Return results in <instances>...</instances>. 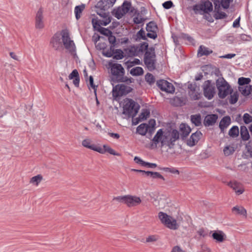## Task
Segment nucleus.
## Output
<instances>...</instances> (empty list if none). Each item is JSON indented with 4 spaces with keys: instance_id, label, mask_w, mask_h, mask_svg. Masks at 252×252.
Here are the masks:
<instances>
[{
    "instance_id": "f257e3e1",
    "label": "nucleus",
    "mask_w": 252,
    "mask_h": 252,
    "mask_svg": "<svg viewBox=\"0 0 252 252\" xmlns=\"http://www.w3.org/2000/svg\"><path fill=\"white\" fill-rule=\"evenodd\" d=\"M179 138V133L177 130L163 131L159 129L152 139L153 145L157 147L158 143H160L161 146H167L171 148L174 142Z\"/></svg>"
},
{
    "instance_id": "f03ea898",
    "label": "nucleus",
    "mask_w": 252,
    "mask_h": 252,
    "mask_svg": "<svg viewBox=\"0 0 252 252\" xmlns=\"http://www.w3.org/2000/svg\"><path fill=\"white\" fill-rule=\"evenodd\" d=\"M82 145L86 148L97 152L100 154H103L108 152L111 155L115 156H119V153H116L113 149L107 145H104L102 147L97 146L93 143L92 140L90 138H86L82 141Z\"/></svg>"
},
{
    "instance_id": "7ed1b4c3",
    "label": "nucleus",
    "mask_w": 252,
    "mask_h": 252,
    "mask_svg": "<svg viewBox=\"0 0 252 252\" xmlns=\"http://www.w3.org/2000/svg\"><path fill=\"white\" fill-rule=\"evenodd\" d=\"M139 108V105L133 100L126 98L124 102L123 114L128 117L133 118L136 115Z\"/></svg>"
},
{
    "instance_id": "20e7f679",
    "label": "nucleus",
    "mask_w": 252,
    "mask_h": 252,
    "mask_svg": "<svg viewBox=\"0 0 252 252\" xmlns=\"http://www.w3.org/2000/svg\"><path fill=\"white\" fill-rule=\"evenodd\" d=\"M62 42L64 48L72 55L76 54V46L75 43L70 37L69 31L66 30H63L61 32Z\"/></svg>"
},
{
    "instance_id": "39448f33",
    "label": "nucleus",
    "mask_w": 252,
    "mask_h": 252,
    "mask_svg": "<svg viewBox=\"0 0 252 252\" xmlns=\"http://www.w3.org/2000/svg\"><path fill=\"white\" fill-rule=\"evenodd\" d=\"M216 86L219 91V96L220 98H224L232 93V90L230 86L222 77L219 78L217 80Z\"/></svg>"
},
{
    "instance_id": "423d86ee",
    "label": "nucleus",
    "mask_w": 252,
    "mask_h": 252,
    "mask_svg": "<svg viewBox=\"0 0 252 252\" xmlns=\"http://www.w3.org/2000/svg\"><path fill=\"white\" fill-rule=\"evenodd\" d=\"M144 61L149 70L152 71L156 68V60L155 48L151 47L146 51Z\"/></svg>"
},
{
    "instance_id": "0eeeda50",
    "label": "nucleus",
    "mask_w": 252,
    "mask_h": 252,
    "mask_svg": "<svg viewBox=\"0 0 252 252\" xmlns=\"http://www.w3.org/2000/svg\"><path fill=\"white\" fill-rule=\"evenodd\" d=\"M158 218L161 222L170 229L176 230L179 226L177 220L166 213L160 212L158 213Z\"/></svg>"
},
{
    "instance_id": "6e6552de",
    "label": "nucleus",
    "mask_w": 252,
    "mask_h": 252,
    "mask_svg": "<svg viewBox=\"0 0 252 252\" xmlns=\"http://www.w3.org/2000/svg\"><path fill=\"white\" fill-rule=\"evenodd\" d=\"M213 9L212 3L209 0L202 1L193 6V10L195 14L209 13L213 11Z\"/></svg>"
},
{
    "instance_id": "1a4fd4ad",
    "label": "nucleus",
    "mask_w": 252,
    "mask_h": 252,
    "mask_svg": "<svg viewBox=\"0 0 252 252\" xmlns=\"http://www.w3.org/2000/svg\"><path fill=\"white\" fill-rule=\"evenodd\" d=\"M203 94L209 100L212 99L216 94V87L215 84L211 81H205L202 85Z\"/></svg>"
},
{
    "instance_id": "9d476101",
    "label": "nucleus",
    "mask_w": 252,
    "mask_h": 252,
    "mask_svg": "<svg viewBox=\"0 0 252 252\" xmlns=\"http://www.w3.org/2000/svg\"><path fill=\"white\" fill-rule=\"evenodd\" d=\"M132 90L130 87L124 84H118L113 87L112 95L114 97L117 98L123 95H126L130 93Z\"/></svg>"
},
{
    "instance_id": "9b49d317",
    "label": "nucleus",
    "mask_w": 252,
    "mask_h": 252,
    "mask_svg": "<svg viewBox=\"0 0 252 252\" xmlns=\"http://www.w3.org/2000/svg\"><path fill=\"white\" fill-rule=\"evenodd\" d=\"M158 87L162 91L166 93L173 94L175 92V88L172 84L164 80L157 81Z\"/></svg>"
},
{
    "instance_id": "f8f14e48",
    "label": "nucleus",
    "mask_w": 252,
    "mask_h": 252,
    "mask_svg": "<svg viewBox=\"0 0 252 252\" xmlns=\"http://www.w3.org/2000/svg\"><path fill=\"white\" fill-rule=\"evenodd\" d=\"M109 66L111 68V72L113 75L117 77H121L124 75V69L121 64L109 62Z\"/></svg>"
},
{
    "instance_id": "ddd939ff",
    "label": "nucleus",
    "mask_w": 252,
    "mask_h": 252,
    "mask_svg": "<svg viewBox=\"0 0 252 252\" xmlns=\"http://www.w3.org/2000/svg\"><path fill=\"white\" fill-rule=\"evenodd\" d=\"M146 30L148 32L147 36L150 38L156 39L157 37L158 28L154 22H150L147 25Z\"/></svg>"
},
{
    "instance_id": "4468645a",
    "label": "nucleus",
    "mask_w": 252,
    "mask_h": 252,
    "mask_svg": "<svg viewBox=\"0 0 252 252\" xmlns=\"http://www.w3.org/2000/svg\"><path fill=\"white\" fill-rule=\"evenodd\" d=\"M142 202L141 199L136 195H126V205L128 207L139 205Z\"/></svg>"
},
{
    "instance_id": "2eb2a0df",
    "label": "nucleus",
    "mask_w": 252,
    "mask_h": 252,
    "mask_svg": "<svg viewBox=\"0 0 252 252\" xmlns=\"http://www.w3.org/2000/svg\"><path fill=\"white\" fill-rule=\"evenodd\" d=\"M103 19L102 20H99L94 22V20L93 19L92 23L94 25V24H98V26H107L111 22V18L109 16L108 13L102 12L101 13H97Z\"/></svg>"
},
{
    "instance_id": "dca6fc26",
    "label": "nucleus",
    "mask_w": 252,
    "mask_h": 252,
    "mask_svg": "<svg viewBox=\"0 0 252 252\" xmlns=\"http://www.w3.org/2000/svg\"><path fill=\"white\" fill-rule=\"evenodd\" d=\"M202 133L200 131H196L191 134L190 138L187 140V144L190 147L194 146L200 139Z\"/></svg>"
},
{
    "instance_id": "f3484780",
    "label": "nucleus",
    "mask_w": 252,
    "mask_h": 252,
    "mask_svg": "<svg viewBox=\"0 0 252 252\" xmlns=\"http://www.w3.org/2000/svg\"><path fill=\"white\" fill-rule=\"evenodd\" d=\"M189 88L190 89L189 92V95L191 99L193 100H198L200 98L201 94L199 92V89L197 90L196 88L191 84L189 85Z\"/></svg>"
},
{
    "instance_id": "a211bd4d",
    "label": "nucleus",
    "mask_w": 252,
    "mask_h": 252,
    "mask_svg": "<svg viewBox=\"0 0 252 252\" xmlns=\"http://www.w3.org/2000/svg\"><path fill=\"white\" fill-rule=\"evenodd\" d=\"M43 11L41 9H39L35 17V27L37 29H41L44 28V23L43 21Z\"/></svg>"
},
{
    "instance_id": "6ab92c4d",
    "label": "nucleus",
    "mask_w": 252,
    "mask_h": 252,
    "mask_svg": "<svg viewBox=\"0 0 252 252\" xmlns=\"http://www.w3.org/2000/svg\"><path fill=\"white\" fill-rule=\"evenodd\" d=\"M116 0H101L97 3L98 7L101 9L106 10L113 6Z\"/></svg>"
},
{
    "instance_id": "aec40b11",
    "label": "nucleus",
    "mask_w": 252,
    "mask_h": 252,
    "mask_svg": "<svg viewBox=\"0 0 252 252\" xmlns=\"http://www.w3.org/2000/svg\"><path fill=\"white\" fill-rule=\"evenodd\" d=\"M50 45L55 50H58L61 47V41L59 34H55L50 41Z\"/></svg>"
},
{
    "instance_id": "412c9836",
    "label": "nucleus",
    "mask_w": 252,
    "mask_h": 252,
    "mask_svg": "<svg viewBox=\"0 0 252 252\" xmlns=\"http://www.w3.org/2000/svg\"><path fill=\"white\" fill-rule=\"evenodd\" d=\"M218 115L216 114L207 115L204 119V124L205 126H212L218 119Z\"/></svg>"
},
{
    "instance_id": "4be33fe9",
    "label": "nucleus",
    "mask_w": 252,
    "mask_h": 252,
    "mask_svg": "<svg viewBox=\"0 0 252 252\" xmlns=\"http://www.w3.org/2000/svg\"><path fill=\"white\" fill-rule=\"evenodd\" d=\"M212 237L217 242L222 243L225 240L226 235L222 231L218 230L213 233Z\"/></svg>"
},
{
    "instance_id": "5701e85b",
    "label": "nucleus",
    "mask_w": 252,
    "mask_h": 252,
    "mask_svg": "<svg viewBox=\"0 0 252 252\" xmlns=\"http://www.w3.org/2000/svg\"><path fill=\"white\" fill-rule=\"evenodd\" d=\"M229 186L235 192L239 195L242 194L244 191V189L242 188L241 185L237 182H230L228 184Z\"/></svg>"
},
{
    "instance_id": "b1692460",
    "label": "nucleus",
    "mask_w": 252,
    "mask_h": 252,
    "mask_svg": "<svg viewBox=\"0 0 252 252\" xmlns=\"http://www.w3.org/2000/svg\"><path fill=\"white\" fill-rule=\"evenodd\" d=\"M231 122L230 118L229 116H225L223 117L220 122L219 127L221 130L222 131L224 129L227 128L230 125Z\"/></svg>"
},
{
    "instance_id": "393cba45",
    "label": "nucleus",
    "mask_w": 252,
    "mask_h": 252,
    "mask_svg": "<svg viewBox=\"0 0 252 252\" xmlns=\"http://www.w3.org/2000/svg\"><path fill=\"white\" fill-rule=\"evenodd\" d=\"M232 211L237 215H242L247 217V210L242 206H236L232 209Z\"/></svg>"
},
{
    "instance_id": "a878e982",
    "label": "nucleus",
    "mask_w": 252,
    "mask_h": 252,
    "mask_svg": "<svg viewBox=\"0 0 252 252\" xmlns=\"http://www.w3.org/2000/svg\"><path fill=\"white\" fill-rule=\"evenodd\" d=\"M213 51L210 50L208 48L205 47L203 45L200 46L198 50V55L200 57L202 56H207L211 54Z\"/></svg>"
},
{
    "instance_id": "bb28decb",
    "label": "nucleus",
    "mask_w": 252,
    "mask_h": 252,
    "mask_svg": "<svg viewBox=\"0 0 252 252\" xmlns=\"http://www.w3.org/2000/svg\"><path fill=\"white\" fill-rule=\"evenodd\" d=\"M239 90L243 95L248 96L252 92V86L246 85L243 87H239Z\"/></svg>"
},
{
    "instance_id": "cd10ccee",
    "label": "nucleus",
    "mask_w": 252,
    "mask_h": 252,
    "mask_svg": "<svg viewBox=\"0 0 252 252\" xmlns=\"http://www.w3.org/2000/svg\"><path fill=\"white\" fill-rule=\"evenodd\" d=\"M149 127V126L148 125L142 124L137 127V131L140 135H145L146 134Z\"/></svg>"
},
{
    "instance_id": "c85d7f7f",
    "label": "nucleus",
    "mask_w": 252,
    "mask_h": 252,
    "mask_svg": "<svg viewBox=\"0 0 252 252\" xmlns=\"http://www.w3.org/2000/svg\"><path fill=\"white\" fill-rule=\"evenodd\" d=\"M85 5L84 4H82L80 5L75 6L74 9V13L75 14V17L77 20H78L81 15L82 11L84 10Z\"/></svg>"
},
{
    "instance_id": "c756f323",
    "label": "nucleus",
    "mask_w": 252,
    "mask_h": 252,
    "mask_svg": "<svg viewBox=\"0 0 252 252\" xmlns=\"http://www.w3.org/2000/svg\"><path fill=\"white\" fill-rule=\"evenodd\" d=\"M180 129L184 137L187 136L191 131L190 127L185 124L180 125Z\"/></svg>"
},
{
    "instance_id": "7c9ffc66",
    "label": "nucleus",
    "mask_w": 252,
    "mask_h": 252,
    "mask_svg": "<svg viewBox=\"0 0 252 252\" xmlns=\"http://www.w3.org/2000/svg\"><path fill=\"white\" fill-rule=\"evenodd\" d=\"M150 115V112L149 110L145 109L142 111V112L140 114L139 117L137 118L136 119H138V120L136 122L135 125L138 124L139 122L144 121L146 120L147 117H149Z\"/></svg>"
},
{
    "instance_id": "2f4dec72",
    "label": "nucleus",
    "mask_w": 252,
    "mask_h": 252,
    "mask_svg": "<svg viewBox=\"0 0 252 252\" xmlns=\"http://www.w3.org/2000/svg\"><path fill=\"white\" fill-rule=\"evenodd\" d=\"M240 133L243 140H248L250 138L249 132L245 126H242L240 128Z\"/></svg>"
},
{
    "instance_id": "473e14b6",
    "label": "nucleus",
    "mask_w": 252,
    "mask_h": 252,
    "mask_svg": "<svg viewBox=\"0 0 252 252\" xmlns=\"http://www.w3.org/2000/svg\"><path fill=\"white\" fill-rule=\"evenodd\" d=\"M143 69L141 67H133L130 70V73L133 76H139L143 74Z\"/></svg>"
},
{
    "instance_id": "72a5a7b5",
    "label": "nucleus",
    "mask_w": 252,
    "mask_h": 252,
    "mask_svg": "<svg viewBox=\"0 0 252 252\" xmlns=\"http://www.w3.org/2000/svg\"><path fill=\"white\" fill-rule=\"evenodd\" d=\"M42 176L41 175H37L32 177L30 181V184H32L33 185L38 186V184L41 182L42 180Z\"/></svg>"
},
{
    "instance_id": "f704fd0d",
    "label": "nucleus",
    "mask_w": 252,
    "mask_h": 252,
    "mask_svg": "<svg viewBox=\"0 0 252 252\" xmlns=\"http://www.w3.org/2000/svg\"><path fill=\"white\" fill-rule=\"evenodd\" d=\"M126 14V12L124 10L123 8H121V7H119L116 10H115L113 12V15L118 19L122 18V17Z\"/></svg>"
},
{
    "instance_id": "c9c22d12",
    "label": "nucleus",
    "mask_w": 252,
    "mask_h": 252,
    "mask_svg": "<svg viewBox=\"0 0 252 252\" xmlns=\"http://www.w3.org/2000/svg\"><path fill=\"white\" fill-rule=\"evenodd\" d=\"M201 116L200 115H194L191 116V121L196 126H199L201 124Z\"/></svg>"
},
{
    "instance_id": "e433bc0d",
    "label": "nucleus",
    "mask_w": 252,
    "mask_h": 252,
    "mask_svg": "<svg viewBox=\"0 0 252 252\" xmlns=\"http://www.w3.org/2000/svg\"><path fill=\"white\" fill-rule=\"evenodd\" d=\"M251 79L249 78L240 77L238 79V83L239 87H243L248 85L251 82Z\"/></svg>"
},
{
    "instance_id": "4c0bfd02",
    "label": "nucleus",
    "mask_w": 252,
    "mask_h": 252,
    "mask_svg": "<svg viewBox=\"0 0 252 252\" xmlns=\"http://www.w3.org/2000/svg\"><path fill=\"white\" fill-rule=\"evenodd\" d=\"M234 151V148L232 146L230 145L226 146L223 149V153L226 156L232 155Z\"/></svg>"
},
{
    "instance_id": "58836bf2",
    "label": "nucleus",
    "mask_w": 252,
    "mask_h": 252,
    "mask_svg": "<svg viewBox=\"0 0 252 252\" xmlns=\"http://www.w3.org/2000/svg\"><path fill=\"white\" fill-rule=\"evenodd\" d=\"M239 134V128L237 126H233L229 131V135L233 137L237 136Z\"/></svg>"
},
{
    "instance_id": "ea45409f",
    "label": "nucleus",
    "mask_w": 252,
    "mask_h": 252,
    "mask_svg": "<svg viewBox=\"0 0 252 252\" xmlns=\"http://www.w3.org/2000/svg\"><path fill=\"white\" fill-rule=\"evenodd\" d=\"M162 170L165 172H170L174 174L179 175L180 174L179 171L175 167H164L162 168Z\"/></svg>"
},
{
    "instance_id": "a19ab883",
    "label": "nucleus",
    "mask_w": 252,
    "mask_h": 252,
    "mask_svg": "<svg viewBox=\"0 0 252 252\" xmlns=\"http://www.w3.org/2000/svg\"><path fill=\"white\" fill-rule=\"evenodd\" d=\"M139 48L137 46H131L129 48V55L130 56H137L139 54Z\"/></svg>"
},
{
    "instance_id": "79ce46f5",
    "label": "nucleus",
    "mask_w": 252,
    "mask_h": 252,
    "mask_svg": "<svg viewBox=\"0 0 252 252\" xmlns=\"http://www.w3.org/2000/svg\"><path fill=\"white\" fill-rule=\"evenodd\" d=\"M145 80L150 84H152L155 82V78L154 76L149 73L145 75Z\"/></svg>"
},
{
    "instance_id": "37998d69",
    "label": "nucleus",
    "mask_w": 252,
    "mask_h": 252,
    "mask_svg": "<svg viewBox=\"0 0 252 252\" xmlns=\"http://www.w3.org/2000/svg\"><path fill=\"white\" fill-rule=\"evenodd\" d=\"M243 120L245 124H248L252 122V116L248 113H245L243 115Z\"/></svg>"
},
{
    "instance_id": "c03bdc74",
    "label": "nucleus",
    "mask_w": 252,
    "mask_h": 252,
    "mask_svg": "<svg viewBox=\"0 0 252 252\" xmlns=\"http://www.w3.org/2000/svg\"><path fill=\"white\" fill-rule=\"evenodd\" d=\"M126 195H123V196H119L114 197L113 200H116V201H118L120 203H123L126 204Z\"/></svg>"
},
{
    "instance_id": "a18cd8bd",
    "label": "nucleus",
    "mask_w": 252,
    "mask_h": 252,
    "mask_svg": "<svg viewBox=\"0 0 252 252\" xmlns=\"http://www.w3.org/2000/svg\"><path fill=\"white\" fill-rule=\"evenodd\" d=\"M238 95L236 93H235L230 95V98L229 99V102L231 104H235L238 100Z\"/></svg>"
},
{
    "instance_id": "49530a36",
    "label": "nucleus",
    "mask_w": 252,
    "mask_h": 252,
    "mask_svg": "<svg viewBox=\"0 0 252 252\" xmlns=\"http://www.w3.org/2000/svg\"><path fill=\"white\" fill-rule=\"evenodd\" d=\"M145 34V32L142 29H141L137 33V36L139 39L146 40L147 38Z\"/></svg>"
},
{
    "instance_id": "de8ad7c7",
    "label": "nucleus",
    "mask_w": 252,
    "mask_h": 252,
    "mask_svg": "<svg viewBox=\"0 0 252 252\" xmlns=\"http://www.w3.org/2000/svg\"><path fill=\"white\" fill-rule=\"evenodd\" d=\"M131 4L129 2L125 1L123 3V5L121 7V8H123L124 10L126 13L128 12L130 9Z\"/></svg>"
},
{
    "instance_id": "09e8293b",
    "label": "nucleus",
    "mask_w": 252,
    "mask_h": 252,
    "mask_svg": "<svg viewBox=\"0 0 252 252\" xmlns=\"http://www.w3.org/2000/svg\"><path fill=\"white\" fill-rule=\"evenodd\" d=\"M132 171L137 172H140V173H142L143 175H145L146 176H150L151 177L152 176V175H153V172H151V171H145L144 170L134 169H132Z\"/></svg>"
},
{
    "instance_id": "8fccbe9b",
    "label": "nucleus",
    "mask_w": 252,
    "mask_h": 252,
    "mask_svg": "<svg viewBox=\"0 0 252 252\" xmlns=\"http://www.w3.org/2000/svg\"><path fill=\"white\" fill-rule=\"evenodd\" d=\"M148 47V44L147 43H143L141 44L140 46H138V48H139V49H138L139 53L140 52H142L145 50H146V51H147L148 50H149Z\"/></svg>"
},
{
    "instance_id": "3c124183",
    "label": "nucleus",
    "mask_w": 252,
    "mask_h": 252,
    "mask_svg": "<svg viewBox=\"0 0 252 252\" xmlns=\"http://www.w3.org/2000/svg\"><path fill=\"white\" fill-rule=\"evenodd\" d=\"M227 17V15L223 12L218 11L215 14V17L217 19H222Z\"/></svg>"
},
{
    "instance_id": "603ef678",
    "label": "nucleus",
    "mask_w": 252,
    "mask_h": 252,
    "mask_svg": "<svg viewBox=\"0 0 252 252\" xmlns=\"http://www.w3.org/2000/svg\"><path fill=\"white\" fill-rule=\"evenodd\" d=\"M128 68L132 67L134 64H140V61L139 59H135L132 62H128L126 63Z\"/></svg>"
},
{
    "instance_id": "864d4df0",
    "label": "nucleus",
    "mask_w": 252,
    "mask_h": 252,
    "mask_svg": "<svg viewBox=\"0 0 252 252\" xmlns=\"http://www.w3.org/2000/svg\"><path fill=\"white\" fill-rule=\"evenodd\" d=\"M78 77H79V75L76 69L73 70L68 76V78L70 80L73 79L74 78H76Z\"/></svg>"
},
{
    "instance_id": "5fc2aeb1",
    "label": "nucleus",
    "mask_w": 252,
    "mask_h": 252,
    "mask_svg": "<svg viewBox=\"0 0 252 252\" xmlns=\"http://www.w3.org/2000/svg\"><path fill=\"white\" fill-rule=\"evenodd\" d=\"M158 239V237L157 235H150L147 237L146 242L147 243L154 242Z\"/></svg>"
},
{
    "instance_id": "6e6d98bb",
    "label": "nucleus",
    "mask_w": 252,
    "mask_h": 252,
    "mask_svg": "<svg viewBox=\"0 0 252 252\" xmlns=\"http://www.w3.org/2000/svg\"><path fill=\"white\" fill-rule=\"evenodd\" d=\"M231 0H221V5L225 9L229 7Z\"/></svg>"
},
{
    "instance_id": "4d7b16f0",
    "label": "nucleus",
    "mask_w": 252,
    "mask_h": 252,
    "mask_svg": "<svg viewBox=\"0 0 252 252\" xmlns=\"http://www.w3.org/2000/svg\"><path fill=\"white\" fill-rule=\"evenodd\" d=\"M89 85L94 90L95 94H96V86L94 84V78L92 76H90L89 79Z\"/></svg>"
},
{
    "instance_id": "13d9d810",
    "label": "nucleus",
    "mask_w": 252,
    "mask_h": 252,
    "mask_svg": "<svg viewBox=\"0 0 252 252\" xmlns=\"http://www.w3.org/2000/svg\"><path fill=\"white\" fill-rule=\"evenodd\" d=\"M197 233L199 235L200 237H204L207 235L206 231L203 228L199 229L197 231Z\"/></svg>"
},
{
    "instance_id": "bf43d9fd",
    "label": "nucleus",
    "mask_w": 252,
    "mask_h": 252,
    "mask_svg": "<svg viewBox=\"0 0 252 252\" xmlns=\"http://www.w3.org/2000/svg\"><path fill=\"white\" fill-rule=\"evenodd\" d=\"M6 113V107L4 104L0 103V117Z\"/></svg>"
},
{
    "instance_id": "052dcab7",
    "label": "nucleus",
    "mask_w": 252,
    "mask_h": 252,
    "mask_svg": "<svg viewBox=\"0 0 252 252\" xmlns=\"http://www.w3.org/2000/svg\"><path fill=\"white\" fill-rule=\"evenodd\" d=\"M152 177L153 178H160L163 181L165 180V178L163 177V176H162L159 173L157 172H153V175H152Z\"/></svg>"
},
{
    "instance_id": "680f3d73",
    "label": "nucleus",
    "mask_w": 252,
    "mask_h": 252,
    "mask_svg": "<svg viewBox=\"0 0 252 252\" xmlns=\"http://www.w3.org/2000/svg\"><path fill=\"white\" fill-rule=\"evenodd\" d=\"M173 5V3L171 1H167L162 4L163 7L165 9H169Z\"/></svg>"
},
{
    "instance_id": "e2e57ef3",
    "label": "nucleus",
    "mask_w": 252,
    "mask_h": 252,
    "mask_svg": "<svg viewBox=\"0 0 252 252\" xmlns=\"http://www.w3.org/2000/svg\"><path fill=\"white\" fill-rule=\"evenodd\" d=\"M134 160L136 163L140 164L143 166H144L145 161H143L142 159L138 157H135L134 158Z\"/></svg>"
},
{
    "instance_id": "0e129e2a",
    "label": "nucleus",
    "mask_w": 252,
    "mask_h": 252,
    "mask_svg": "<svg viewBox=\"0 0 252 252\" xmlns=\"http://www.w3.org/2000/svg\"><path fill=\"white\" fill-rule=\"evenodd\" d=\"M100 32L102 34L106 35L107 36H108L109 34H112V32L110 30L105 28H102L100 31Z\"/></svg>"
},
{
    "instance_id": "69168bd1",
    "label": "nucleus",
    "mask_w": 252,
    "mask_h": 252,
    "mask_svg": "<svg viewBox=\"0 0 252 252\" xmlns=\"http://www.w3.org/2000/svg\"><path fill=\"white\" fill-rule=\"evenodd\" d=\"M108 36L109 42L112 44H114L116 42L115 37L114 35H112V34H109Z\"/></svg>"
},
{
    "instance_id": "338daca9",
    "label": "nucleus",
    "mask_w": 252,
    "mask_h": 252,
    "mask_svg": "<svg viewBox=\"0 0 252 252\" xmlns=\"http://www.w3.org/2000/svg\"><path fill=\"white\" fill-rule=\"evenodd\" d=\"M171 252H185V251L179 246H175L173 248Z\"/></svg>"
},
{
    "instance_id": "774afa93",
    "label": "nucleus",
    "mask_w": 252,
    "mask_h": 252,
    "mask_svg": "<svg viewBox=\"0 0 252 252\" xmlns=\"http://www.w3.org/2000/svg\"><path fill=\"white\" fill-rule=\"evenodd\" d=\"M108 135L111 137L116 139H119L120 137V135L118 133L109 132Z\"/></svg>"
}]
</instances>
